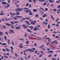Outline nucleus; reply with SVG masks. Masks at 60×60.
Returning <instances> with one entry per match:
<instances>
[{"mask_svg": "<svg viewBox=\"0 0 60 60\" xmlns=\"http://www.w3.org/2000/svg\"><path fill=\"white\" fill-rule=\"evenodd\" d=\"M39 27L37 26H35V28H34L33 30L34 31H36L37 30H40V29H38Z\"/></svg>", "mask_w": 60, "mask_h": 60, "instance_id": "nucleus-1", "label": "nucleus"}, {"mask_svg": "<svg viewBox=\"0 0 60 60\" xmlns=\"http://www.w3.org/2000/svg\"><path fill=\"white\" fill-rule=\"evenodd\" d=\"M25 22L26 23V24L27 25H31V24L29 23V22L28 21H25Z\"/></svg>", "mask_w": 60, "mask_h": 60, "instance_id": "nucleus-2", "label": "nucleus"}, {"mask_svg": "<svg viewBox=\"0 0 60 60\" xmlns=\"http://www.w3.org/2000/svg\"><path fill=\"white\" fill-rule=\"evenodd\" d=\"M7 41L8 45H10V40L8 39L7 40Z\"/></svg>", "mask_w": 60, "mask_h": 60, "instance_id": "nucleus-3", "label": "nucleus"}, {"mask_svg": "<svg viewBox=\"0 0 60 60\" xmlns=\"http://www.w3.org/2000/svg\"><path fill=\"white\" fill-rule=\"evenodd\" d=\"M22 26L24 28H26L27 27L26 26H27V25H26V26L25 25V24L22 25Z\"/></svg>", "mask_w": 60, "mask_h": 60, "instance_id": "nucleus-4", "label": "nucleus"}, {"mask_svg": "<svg viewBox=\"0 0 60 60\" xmlns=\"http://www.w3.org/2000/svg\"><path fill=\"white\" fill-rule=\"evenodd\" d=\"M27 31L29 33H32V31H31L29 29H27Z\"/></svg>", "mask_w": 60, "mask_h": 60, "instance_id": "nucleus-5", "label": "nucleus"}, {"mask_svg": "<svg viewBox=\"0 0 60 60\" xmlns=\"http://www.w3.org/2000/svg\"><path fill=\"white\" fill-rule=\"evenodd\" d=\"M16 12H19V8H18L17 9H16Z\"/></svg>", "mask_w": 60, "mask_h": 60, "instance_id": "nucleus-6", "label": "nucleus"}, {"mask_svg": "<svg viewBox=\"0 0 60 60\" xmlns=\"http://www.w3.org/2000/svg\"><path fill=\"white\" fill-rule=\"evenodd\" d=\"M29 51H31V52H34V50H33L31 49H28Z\"/></svg>", "mask_w": 60, "mask_h": 60, "instance_id": "nucleus-7", "label": "nucleus"}, {"mask_svg": "<svg viewBox=\"0 0 60 60\" xmlns=\"http://www.w3.org/2000/svg\"><path fill=\"white\" fill-rule=\"evenodd\" d=\"M35 39H37V40H41V38L38 37H35Z\"/></svg>", "mask_w": 60, "mask_h": 60, "instance_id": "nucleus-8", "label": "nucleus"}, {"mask_svg": "<svg viewBox=\"0 0 60 60\" xmlns=\"http://www.w3.org/2000/svg\"><path fill=\"white\" fill-rule=\"evenodd\" d=\"M6 25L7 26H11V25H10V24L9 23H6Z\"/></svg>", "mask_w": 60, "mask_h": 60, "instance_id": "nucleus-9", "label": "nucleus"}, {"mask_svg": "<svg viewBox=\"0 0 60 60\" xmlns=\"http://www.w3.org/2000/svg\"><path fill=\"white\" fill-rule=\"evenodd\" d=\"M49 3H53V2H54V0H49Z\"/></svg>", "mask_w": 60, "mask_h": 60, "instance_id": "nucleus-10", "label": "nucleus"}, {"mask_svg": "<svg viewBox=\"0 0 60 60\" xmlns=\"http://www.w3.org/2000/svg\"><path fill=\"white\" fill-rule=\"evenodd\" d=\"M29 27L31 28H30V30H32V29H34V27H33V26H30Z\"/></svg>", "mask_w": 60, "mask_h": 60, "instance_id": "nucleus-11", "label": "nucleus"}, {"mask_svg": "<svg viewBox=\"0 0 60 60\" xmlns=\"http://www.w3.org/2000/svg\"><path fill=\"white\" fill-rule=\"evenodd\" d=\"M31 10H24V11H25V12H26L27 13H28L29 12V11H30Z\"/></svg>", "mask_w": 60, "mask_h": 60, "instance_id": "nucleus-12", "label": "nucleus"}, {"mask_svg": "<svg viewBox=\"0 0 60 60\" xmlns=\"http://www.w3.org/2000/svg\"><path fill=\"white\" fill-rule=\"evenodd\" d=\"M10 32H11V33H13V34L14 33V32L13 30H12L10 29Z\"/></svg>", "mask_w": 60, "mask_h": 60, "instance_id": "nucleus-13", "label": "nucleus"}, {"mask_svg": "<svg viewBox=\"0 0 60 60\" xmlns=\"http://www.w3.org/2000/svg\"><path fill=\"white\" fill-rule=\"evenodd\" d=\"M4 35V33L3 32H0V36L1 35Z\"/></svg>", "mask_w": 60, "mask_h": 60, "instance_id": "nucleus-14", "label": "nucleus"}, {"mask_svg": "<svg viewBox=\"0 0 60 60\" xmlns=\"http://www.w3.org/2000/svg\"><path fill=\"white\" fill-rule=\"evenodd\" d=\"M6 3V2H2V4H3L4 5H5V4Z\"/></svg>", "mask_w": 60, "mask_h": 60, "instance_id": "nucleus-15", "label": "nucleus"}, {"mask_svg": "<svg viewBox=\"0 0 60 60\" xmlns=\"http://www.w3.org/2000/svg\"><path fill=\"white\" fill-rule=\"evenodd\" d=\"M16 17L17 18H22V16H16Z\"/></svg>", "mask_w": 60, "mask_h": 60, "instance_id": "nucleus-16", "label": "nucleus"}, {"mask_svg": "<svg viewBox=\"0 0 60 60\" xmlns=\"http://www.w3.org/2000/svg\"><path fill=\"white\" fill-rule=\"evenodd\" d=\"M41 49L43 50H46V47H44V48H42Z\"/></svg>", "mask_w": 60, "mask_h": 60, "instance_id": "nucleus-17", "label": "nucleus"}, {"mask_svg": "<svg viewBox=\"0 0 60 60\" xmlns=\"http://www.w3.org/2000/svg\"><path fill=\"white\" fill-rule=\"evenodd\" d=\"M33 14L32 13V11H30V13L29 14V15H32Z\"/></svg>", "mask_w": 60, "mask_h": 60, "instance_id": "nucleus-18", "label": "nucleus"}, {"mask_svg": "<svg viewBox=\"0 0 60 60\" xmlns=\"http://www.w3.org/2000/svg\"><path fill=\"white\" fill-rule=\"evenodd\" d=\"M10 25L12 28H13V29H14V26H13V25L11 24Z\"/></svg>", "mask_w": 60, "mask_h": 60, "instance_id": "nucleus-19", "label": "nucleus"}, {"mask_svg": "<svg viewBox=\"0 0 60 60\" xmlns=\"http://www.w3.org/2000/svg\"><path fill=\"white\" fill-rule=\"evenodd\" d=\"M20 14V13L19 12H18L16 13V14H15V15H19Z\"/></svg>", "mask_w": 60, "mask_h": 60, "instance_id": "nucleus-20", "label": "nucleus"}, {"mask_svg": "<svg viewBox=\"0 0 60 60\" xmlns=\"http://www.w3.org/2000/svg\"><path fill=\"white\" fill-rule=\"evenodd\" d=\"M43 23L44 25H47V24H48V23L46 22H43Z\"/></svg>", "mask_w": 60, "mask_h": 60, "instance_id": "nucleus-21", "label": "nucleus"}, {"mask_svg": "<svg viewBox=\"0 0 60 60\" xmlns=\"http://www.w3.org/2000/svg\"><path fill=\"white\" fill-rule=\"evenodd\" d=\"M59 31H58L57 32H56V31H54L53 32V33H54V34H58V33Z\"/></svg>", "mask_w": 60, "mask_h": 60, "instance_id": "nucleus-22", "label": "nucleus"}, {"mask_svg": "<svg viewBox=\"0 0 60 60\" xmlns=\"http://www.w3.org/2000/svg\"><path fill=\"white\" fill-rule=\"evenodd\" d=\"M9 13L10 14H11L12 15H13V16H14V15H15V14H13L11 12H10Z\"/></svg>", "mask_w": 60, "mask_h": 60, "instance_id": "nucleus-23", "label": "nucleus"}, {"mask_svg": "<svg viewBox=\"0 0 60 60\" xmlns=\"http://www.w3.org/2000/svg\"><path fill=\"white\" fill-rule=\"evenodd\" d=\"M4 13H0V15H1V16L4 15Z\"/></svg>", "mask_w": 60, "mask_h": 60, "instance_id": "nucleus-24", "label": "nucleus"}, {"mask_svg": "<svg viewBox=\"0 0 60 60\" xmlns=\"http://www.w3.org/2000/svg\"><path fill=\"white\" fill-rule=\"evenodd\" d=\"M4 56L5 58H8V56L5 55H4Z\"/></svg>", "mask_w": 60, "mask_h": 60, "instance_id": "nucleus-25", "label": "nucleus"}, {"mask_svg": "<svg viewBox=\"0 0 60 60\" xmlns=\"http://www.w3.org/2000/svg\"><path fill=\"white\" fill-rule=\"evenodd\" d=\"M55 48V46H53L51 47V48L52 49H54V48Z\"/></svg>", "mask_w": 60, "mask_h": 60, "instance_id": "nucleus-26", "label": "nucleus"}, {"mask_svg": "<svg viewBox=\"0 0 60 60\" xmlns=\"http://www.w3.org/2000/svg\"><path fill=\"white\" fill-rule=\"evenodd\" d=\"M13 18L14 20H16V19H17V18H16L15 17H13Z\"/></svg>", "mask_w": 60, "mask_h": 60, "instance_id": "nucleus-27", "label": "nucleus"}, {"mask_svg": "<svg viewBox=\"0 0 60 60\" xmlns=\"http://www.w3.org/2000/svg\"><path fill=\"white\" fill-rule=\"evenodd\" d=\"M50 24H49L48 26V29H49L50 28Z\"/></svg>", "mask_w": 60, "mask_h": 60, "instance_id": "nucleus-28", "label": "nucleus"}, {"mask_svg": "<svg viewBox=\"0 0 60 60\" xmlns=\"http://www.w3.org/2000/svg\"><path fill=\"white\" fill-rule=\"evenodd\" d=\"M42 54H40L39 56V57H42Z\"/></svg>", "mask_w": 60, "mask_h": 60, "instance_id": "nucleus-29", "label": "nucleus"}, {"mask_svg": "<svg viewBox=\"0 0 60 60\" xmlns=\"http://www.w3.org/2000/svg\"><path fill=\"white\" fill-rule=\"evenodd\" d=\"M53 11L55 12V11H57V10H56V9H53Z\"/></svg>", "mask_w": 60, "mask_h": 60, "instance_id": "nucleus-30", "label": "nucleus"}, {"mask_svg": "<svg viewBox=\"0 0 60 60\" xmlns=\"http://www.w3.org/2000/svg\"><path fill=\"white\" fill-rule=\"evenodd\" d=\"M51 17L53 20H54V17L52 15H51Z\"/></svg>", "mask_w": 60, "mask_h": 60, "instance_id": "nucleus-31", "label": "nucleus"}, {"mask_svg": "<svg viewBox=\"0 0 60 60\" xmlns=\"http://www.w3.org/2000/svg\"><path fill=\"white\" fill-rule=\"evenodd\" d=\"M2 50H3V51L4 52H6V50H5V49H4L3 48Z\"/></svg>", "mask_w": 60, "mask_h": 60, "instance_id": "nucleus-32", "label": "nucleus"}, {"mask_svg": "<svg viewBox=\"0 0 60 60\" xmlns=\"http://www.w3.org/2000/svg\"><path fill=\"white\" fill-rule=\"evenodd\" d=\"M4 39L5 40H7V38L6 37V36H4Z\"/></svg>", "mask_w": 60, "mask_h": 60, "instance_id": "nucleus-33", "label": "nucleus"}, {"mask_svg": "<svg viewBox=\"0 0 60 60\" xmlns=\"http://www.w3.org/2000/svg\"><path fill=\"white\" fill-rule=\"evenodd\" d=\"M33 11H34V12H37V11L36 10L34 9H33Z\"/></svg>", "mask_w": 60, "mask_h": 60, "instance_id": "nucleus-34", "label": "nucleus"}, {"mask_svg": "<svg viewBox=\"0 0 60 60\" xmlns=\"http://www.w3.org/2000/svg\"><path fill=\"white\" fill-rule=\"evenodd\" d=\"M11 50L12 53V54H14V52H13V50H12L11 49Z\"/></svg>", "mask_w": 60, "mask_h": 60, "instance_id": "nucleus-35", "label": "nucleus"}, {"mask_svg": "<svg viewBox=\"0 0 60 60\" xmlns=\"http://www.w3.org/2000/svg\"><path fill=\"white\" fill-rule=\"evenodd\" d=\"M10 22L12 24H14V23L13 22H12V21H11Z\"/></svg>", "mask_w": 60, "mask_h": 60, "instance_id": "nucleus-36", "label": "nucleus"}, {"mask_svg": "<svg viewBox=\"0 0 60 60\" xmlns=\"http://www.w3.org/2000/svg\"><path fill=\"white\" fill-rule=\"evenodd\" d=\"M28 2H30V3H32V2H33V1H32V0H29L28 1Z\"/></svg>", "mask_w": 60, "mask_h": 60, "instance_id": "nucleus-37", "label": "nucleus"}, {"mask_svg": "<svg viewBox=\"0 0 60 60\" xmlns=\"http://www.w3.org/2000/svg\"><path fill=\"white\" fill-rule=\"evenodd\" d=\"M29 41H26V44H28L29 43Z\"/></svg>", "mask_w": 60, "mask_h": 60, "instance_id": "nucleus-38", "label": "nucleus"}, {"mask_svg": "<svg viewBox=\"0 0 60 60\" xmlns=\"http://www.w3.org/2000/svg\"><path fill=\"white\" fill-rule=\"evenodd\" d=\"M3 27L4 28V29H5V28H6V26H5V25H3Z\"/></svg>", "mask_w": 60, "mask_h": 60, "instance_id": "nucleus-39", "label": "nucleus"}, {"mask_svg": "<svg viewBox=\"0 0 60 60\" xmlns=\"http://www.w3.org/2000/svg\"><path fill=\"white\" fill-rule=\"evenodd\" d=\"M6 45V43H3L2 44V45L3 46H4V45Z\"/></svg>", "mask_w": 60, "mask_h": 60, "instance_id": "nucleus-40", "label": "nucleus"}, {"mask_svg": "<svg viewBox=\"0 0 60 60\" xmlns=\"http://www.w3.org/2000/svg\"><path fill=\"white\" fill-rule=\"evenodd\" d=\"M23 8H22V9H20V8H19V12H20V11H22V10H23Z\"/></svg>", "mask_w": 60, "mask_h": 60, "instance_id": "nucleus-41", "label": "nucleus"}, {"mask_svg": "<svg viewBox=\"0 0 60 60\" xmlns=\"http://www.w3.org/2000/svg\"><path fill=\"white\" fill-rule=\"evenodd\" d=\"M41 52L42 54H43V55H44V53H43V52L42 51H41Z\"/></svg>", "mask_w": 60, "mask_h": 60, "instance_id": "nucleus-42", "label": "nucleus"}, {"mask_svg": "<svg viewBox=\"0 0 60 60\" xmlns=\"http://www.w3.org/2000/svg\"><path fill=\"white\" fill-rule=\"evenodd\" d=\"M15 56L16 57H17V53H15Z\"/></svg>", "mask_w": 60, "mask_h": 60, "instance_id": "nucleus-43", "label": "nucleus"}, {"mask_svg": "<svg viewBox=\"0 0 60 60\" xmlns=\"http://www.w3.org/2000/svg\"><path fill=\"white\" fill-rule=\"evenodd\" d=\"M43 46H41L39 47V48H40V49H42V48H43Z\"/></svg>", "mask_w": 60, "mask_h": 60, "instance_id": "nucleus-44", "label": "nucleus"}, {"mask_svg": "<svg viewBox=\"0 0 60 60\" xmlns=\"http://www.w3.org/2000/svg\"><path fill=\"white\" fill-rule=\"evenodd\" d=\"M25 34L24 35L25 36V37H26V36H27V34H26V33H25Z\"/></svg>", "mask_w": 60, "mask_h": 60, "instance_id": "nucleus-45", "label": "nucleus"}, {"mask_svg": "<svg viewBox=\"0 0 60 60\" xmlns=\"http://www.w3.org/2000/svg\"><path fill=\"white\" fill-rule=\"evenodd\" d=\"M10 5H9L8 6H6L5 7L6 8H7L8 7H10Z\"/></svg>", "mask_w": 60, "mask_h": 60, "instance_id": "nucleus-46", "label": "nucleus"}, {"mask_svg": "<svg viewBox=\"0 0 60 60\" xmlns=\"http://www.w3.org/2000/svg\"><path fill=\"white\" fill-rule=\"evenodd\" d=\"M30 18H31L30 17H26V19H28L29 20V19H30Z\"/></svg>", "mask_w": 60, "mask_h": 60, "instance_id": "nucleus-47", "label": "nucleus"}, {"mask_svg": "<svg viewBox=\"0 0 60 60\" xmlns=\"http://www.w3.org/2000/svg\"><path fill=\"white\" fill-rule=\"evenodd\" d=\"M6 50L7 51H9V50L7 48H6Z\"/></svg>", "mask_w": 60, "mask_h": 60, "instance_id": "nucleus-48", "label": "nucleus"}, {"mask_svg": "<svg viewBox=\"0 0 60 60\" xmlns=\"http://www.w3.org/2000/svg\"><path fill=\"white\" fill-rule=\"evenodd\" d=\"M48 10V9L47 8H46L45 9V11H47Z\"/></svg>", "mask_w": 60, "mask_h": 60, "instance_id": "nucleus-49", "label": "nucleus"}, {"mask_svg": "<svg viewBox=\"0 0 60 60\" xmlns=\"http://www.w3.org/2000/svg\"><path fill=\"white\" fill-rule=\"evenodd\" d=\"M19 40H20V41H21V40H24V38H22L21 39L20 38H19Z\"/></svg>", "mask_w": 60, "mask_h": 60, "instance_id": "nucleus-50", "label": "nucleus"}, {"mask_svg": "<svg viewBox=\"0 0 60 60\" xmlns=\"http://www.w3.org/2000/svg\"><path fill=\"white\" fill-rule=\"evenodd\" d=\"M15 27L17 30H19V28L17 26H15Z\"/></svg>", "mask_w": 60, "mask_h": 60, "instance_id": "nucleus-51", "label": "nucleus"}, {"mask_svg": "<svg viewBox=\"0 0 60 60\" xmlns=\"http://www.w3.org/2000/svg\"><path fill=\"white\" fill-rule=\"evenodd\" d=\"M38 52V51H36L34 52V53L36 54H37Z\"/></svg>", "mask_w": 60, "mask_h": 60, "instance_id": "nucleus-52", "label": "nucleus"}, {"mask_svg": "<svg viewBox=\"0 0 60 60\" xmlns=\"http://www.w3.org/2000/svg\"><path fill=\"white\" fill-rule=\"evenodd\" d=\"M14 22L15 23H19V21H14Z\"/></svg>", "mask_w": 60, "mask_h": 60, "instance_id": "nucleus-53", "label": "nucleus"}, {"mask_svg": "<svg viewBox=\"0 0 60 60\" xmlns=\"http://www.w3.org/2000/svg\"><path fill=\"white\" fill-rule=\"evenodd\" d=\"M53 51H49V53H53Z\"/></svg>", "mask_w": 60, "mask_h": 60, "instance_id": "nucleus-54", "label": "nucleus"}, {"mask_svg": "<svg viewBox=\"0 0 60 60\" xmlns=\"http://www.w3.org/2000/svg\"><path fill=\"white\" fill-rule=\"evenodd\" d=\"M11 43H12V45L14 46V42L13 41H12Z\"/></svg>", "mask_w": 60, "mask_h": 60, "instance_id": "nucleus-55", "label": "nucleus"}, {"mask_svg": "<svg viewBox=\"0 0 60 60\" xmlns=\"http://www.w3.org/2000/svg\"><path fill=\"white\" fill-rule=\"evenodd\" d=\"M34 45H35V47L37 46V44L36 43H34Z\"/></svg>", "mask_w": 60, "mask_h": 60, "instance_id": "nucleus-56", "label": "nucleus"}, {"mask_svg": "<svg viewBox=\"0 0 60 60\" xmlns=\"http://www.w3.org/2000/svg\"><path fill=\"white\" fill-rule=\"evenodd\" d=\"M29 5V4L27 3L26 5V6H28Z\"/></svg>", "mask_w": 60, "mask_h": 60, "instance_id": "nucleus-57", "label": "nucleus"}, {"mask_svg": "<svg viewBox=\"0 0 60 60\" xmlns=\"http://www.w3.org/2000/svg\"><path fill=\"white\" fill-rule=\"evenodd\" d=\"M47 4L46 3H45L43 4V5H46Z\"/></svg>", "mask_w": 60, "mask_h": 60, "instance_id": "nucleus-58", "label": "nucleus"}, {"mask_svg": "<svg viewBox=\"0 0 60 60\" xmlns=\"http://www.w3.org/2000/svg\"><path fill=\"white\" fill-rule=\"evenodd\" d=\"M11 49H12V50H13V47L12 46H11L10 47Z\"/></svg>", "mask_w": 60, "mask_h": 60, "instance_id": "nucleus-59", "label": "nucleus"}, {"mask_svg": "<svg viewBox=\"0 0 60 60\" xmlns=\"http://www.w3.org/2000/svg\"><path fill=\"white\" fill-rule=\"evenodd\" d=\"M54 6V5L52 4H51L50 5V6H51V7H53V6Z\"/></svg>", "mask_w": 60, "mask_h": 60, "instance_id": "nucleus-60", "label": "nucleus"}, {"mask_svg": "<svg viewBox=\"0 0 60 60\" xmlns=\"http://www.w3.org/2000/svg\"><path fill=\"white\" fill-rule=\"evenodd\" d=\"M33 1L35 4L36 3V0H33Z\"/></svg>", "mask_w": 60, "mask_h": 60, "instance_id": "nucleus-61", "label": "nucleus"}, {"mask_svg": "<svg viewBox=\"0 0 60 60\" xmlns=\"http://www.w3.org/2000/svg\"><path fill=\"white\" fill-rule=\"evenodd\" d=\"M2 26L1 25H0V29H2Z\"/></svg>", "mask_w": 60, "mask_h": 60, "instance_id": "nucleus-62", "label": "nucleus"}, {"mask_svg": "<svg viewBox=\"0 0 60 60\" xmlns=\"http://www.w3.org/2000/svg\"><path fill=\"white\" fill-rule=\"evenodd\" d=\"M53 41V43H55V42H57V40H54V41Z\"/></svg>", "mask_w": 60, "mask_h": 60, "instance_id": "nucleus-63", "label": "nucleus"}, {"mask_svg": "<svg viewBox=\"0 0 60 60\" xmlns=\"http://www.w3.org/2000/svg\"><path fill=\"white\" fill-rule=\"evenodd\" d=\"M52 60H56V59L53 58H52Z\"/></svg>", "mask_w": 60, "mask_h": 60, "instance_id": "nucleus-64", "label": "nucleus"}]
</instances>
